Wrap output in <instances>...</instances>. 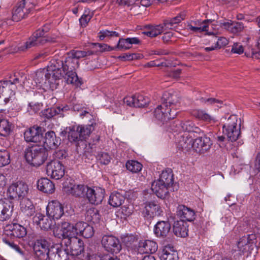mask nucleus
<instances>
[{"label": "nucleus", "instance_id": "obj_1", "mask_svg": "<svg viewBox=\"0 0 260 260\" xmlns=\"http://www.w3.org/2000/svg\"><path fill=\"white\" fill-rule=\"evenodd\" d=\"M79 66L78 60L69 53L65 58L59 56L52 58L47 66V73L45 75L50 89H56L58 81L64 77V73L75 71Z\"/></svg>", "mask_w": 260, "mask_h": 260}, {"label": "nucleus", "instance_id": "obj_2", "mask_svg": "<svg viewBox=\"0 0 260 260\" xmlns=\"http://www.w3.org/2000/svg\"><path fill=\"white\" fill-rule=\"evenodd\" d=\"M167 93H164L162 97L164 102L158 105L153 112L156 119L163 123L175 118L180 107L178 103L173 102L167 98Z\"/></svg>", "mask_w": 260, "mask_h": 260}, {"label": "nucleus", "instance_id": "obj_3", "mask_svg": "<svg viewBox=\"0 0 260 260\" xmlns=\"http://www.w3.org/2000/svg\"><path fill=\"white\" fill-rule=\"evenodd\" d=\"M48 151L43 146H36L31 147L25 154L27 161L33 166L42 165L48 157Z\"/></svg>", "mask_w": 260, "mask_h": 260}, {"label": "nucleus", "instance_id": "obj_4", "mask_svg": "<svg viewBox=\"0 0 260 260\" xmlns=\"http://www.w3.org/2000/svg\"><path fill=\"white\" fill-rule=\"evenodd\" d=\"M37 0H23L18 3L12 12V20L19 21L24 18L35 8Z\"/></svg>", "mask_w": 260, "mask_h": 260}, {"label": "nucleus", "instance_id": "obj_5", "mask_svg": "<svg viewBox=\"0 0 260 260\" xmlns=\"http://www.w3.org/2000/svg\"><path fill=\"white\" fill-rule=\"evenodd\" d=\"M50 245L47 239L40 238L36 240L33 246L35 258L38 260H48L51 251Z\"/></svg>", "mask_w": 260, "mask_h": 260}, {"label": "nucleus", "instance_id": "obj_6", "mask_svg": "<svg viewBox=\"0 0 260 260\" xmlns=\"http://www.w3.org/2000/svg\"><path fill=\"white\" fill-rule=\"evenodd\" d=\"M238 118L236 115H231L227 122L223 126V132L231 141H236L240 134V127H238Z\"/></svg>", "mask_w": 260, "mask_h": 260}, {"label": "nucleus", "instance_id": "obj_7", "mask_svg": "<svg viewBox=\"0 0 260 260\" xmlns=\"http://www.w3.org/2000/svg\"><path fill=\"white\" fill-rule=\"evenodd\" d=\"M28 191V186L26 183L18 181L9 186L7 196L11 200L23 199L27 195Z\"/></svg>", "mask_w": 260, "mask_h": 260}, {"label": "nucleus", "instance_id": "obj_8", "mask_svg": "<svg viewBox=\"0 0 260 260\" xmlns=\"http://www.w3.org/2000/svg\"><path fill=\"white\" fill-rule=\"evenodd\" d=\"M53 234L59 239H67L68 242L76 237L74 225L68 222H63L60 229L53 230Z\"/></svg>", "mask_w": 260, "mask_h": 260}, {"label": "nucleus", "instance_id": "obj_9", "mask_svg": "<svg viewBox=\"0 0 260 260\" xmlns=\"http://www.w3.org/2000/svg\"><path fill=\"white\" fill-rule=\"evenodd\" d=\"M45 30L44 28L39 29L28 39L24 44L21 47L23 51L26 50L31 47L37 46L40 44H43L47 41L44 36Z\"/></svg>", "mask_w": 260, "mask_h": 260}, {"label": "nucleus", "instance_id": "obj_10", "mask_svg": "<svg viewBox=\"0 0 260 260\" xmlns=\"http://www.w3.org/2000/svg\"><path fill=\"white\" fill-rule=\"evenodd\" d=\"M64 167L60 161L51 160L46 165V172L53 179L58 180L61 178L64 175Z\"/></svg>", "mask_w": 260, "mask_h": 260}, {"label": "nucleus", "instance_id": "obj_11", "mask_svg": "<svg viewBox=\"0 0 260 260\" xmlns=\"http://www.w3.org/2000/svg\"><path fill=\"white\" fill-rule=\"evenodd\" d=\"M101 243L107 251L112 253H117L121 249L119 239L112 235H104Z\"/></svg>", "mask_w": 260, "mask_h": 260}, {"label": "nucleus", "instance_id": "obj_12", "mask_svg": "<svg viewBox=\"0 0 260 260\" xmlns=\"http://www.w3.org/2000/svg\"><path fill=\"white\" fill-rule=\"evenodd\" d=\"M47 215L54 220L60 219L64 214L63 206L58 201L53 200L49 202L46 207Z\"/></svg>", "mask_w": 260, "mask_h": 260}, {"label": "nucleus", "instance_id": "obj_13", "mask_svg": "<svg viewBox=\"0 0 260 260\" xmlns=\"http://www.w3.org/2000/svg\"><path fill=\"white\" fill-rule=\"evenodd\" d=\"M4 231L5 235L16 238H23L27 234L26 228L16 223L7 224Z\"/></svg>", "mask_w": 260, "mask_h": 260}, {"label": "nucleus", "instance_id": "obj_14", "mask_svg": "<svg viewBox=\"0 0 260 260\" xmlns=\"http://www.w3.org/2000/svg\"><path fill=\"white\" fill-rule=\"evenodd\" d=\"M85 194L91 204L98 205L102 202L104 198L105 190L99 187H87Z\"/></svg>", "mask_w": 260, "mask_h": 260}, {"label": "nucleus", "instance_id": "obj_15", "mask_svg": "<svg viewBox=\"0 0 260 260\" xmlns=\"http://www.w3.org/2000/svg\"><path fill=\"white\" fill-rule=\"evenodd\" d=\"M14 210L13 203L8 199L0 200V221L9 220Z\"/></svg>", "mask_w": 260, "mask_h": 260}, {"label": "nucleus", "instance_id": "obj_16", "mask_svg": "<svg viewBox=\"0 0 260 260\" xmlns=\"http://www.w3.org/2000/svg\"><path fill=\"white\" fill-rule=\"evenodd\" d=\"M162 211L160 206L154 202L146 203L143 211V216L147 219H151L155 217L160 216Z\"/></svg>", "mask_w": 260, "mask_h": 260}, {"label": "nucleus", "instance_id": "obj_17", "mask_svg": "<svg viewBox=\"0 0 260 260\" xmlns=\"http://www.w3.org/2000/svg\"><path fill=\"white\" fill-rule=\"evenodd\" d=\"M24 138L27 142L37 143L40 142L43 138L42 128L39 126L30 127L25 131Z\"/></svg>", "mask_w": 260, "mask_h": 260}, {"label": "nucleus", "instance_id": "obj_18", "mask_svg": "<svg viewBox=\"0 0 260 260\" xmlns=\"http://www.w3.org/2000/svg\"><path fill=\"white\" fill-rule=\"evenodd\" d=\"M124 102L127 106L135 107H142L148 104V98L140 94H136L133 96L124 99Z\"/></svg>", "mask_w": 260, "mask_h": 260}, {"label": "nucleus", "instance_id": "obj_19", "mask_svg": "<svg viewBox=\"0 0 260 260\" xmlns=\"http://www.w3.org/2000/svg\"><path fill=\"white\" fill-rule=\"evenodd\" d=\"M177 216L183 221H192L195 219L194 211L183 205H179L177 208Z\"/></svg>", "mask_w": 260, "mask_h": 260}, {"label": "nucleus", "instance_id": "obj_20", "mask_svg": "<svg viewBox=\"0 0 260 260\" xmlns=\"http://www.w3.org/2000/svg\"><path fill=\"white\" fill-rule=\"evenodd\" d=\"M256 239L255 235L254 234H248L243 236L238 241L237 246L238 251L240 253H244L248 251L249 245L253 243V241Z\"/></svg>", "mask_w": 260, "mask_h": 260}, {"label": "nucleus", "instance_id": "obj_21", "mask_svg": "<svg viewBox=\"0 0 260 260\" xmlns=\"http://www.w3.org/2000/svg\"><path fill=\"white\" fill-rule=\"evenodd\" d=\"M161 260H178V253L171 244L164 246L159 254Z\"/></svg>", "mask_w": 260, "mask_h": 260}, {"label": "nucleus", "instance_id": "obj_22", "mask_svg": "<svg viewBox=\"0 0 260 260\" xmlns=\"http://www.w3.org/2000/svg\"><path fill=\"white\" fill-rule=\"evenodd\" d=\"M38 189L47 194L53 193L55 189L54 184L47 178H42L37 181Z\"/></svg>", "mask_w": 260, "mask_h": 260}, {"label": "nucleus", "instance_id": "obj_23", "mask_svg": "<svg viewBox=\"0 0 260 260\" xmlns=\"http://www.w3.org/2000/svg\"><path fill=\"white\" fill-rule=\"evenodd\" d=\"M170 187L158 180L154 181L151 185V189L154 193L160 198H166L169 193Z\"/></svg>", "mask_w": 260, "mask_h": 260}, {"label": "nucleus", "instance_id": "obj_24", "mask_svg": "<svg viewBox=\"0 0 260 260\" xmlns=\"http://www.w3.org/2000/svg\"><path fill=\"white\" fill-rule=\"evenodd\" d=\"M221 26L229 32L236 35L241 32L245 28L242 22L231 20L222 23Z\"/></svg>", "mask_w": 260, "mask_h": 260}, {"label": "nucleus", "instance_id": "obj_25", "mask_svg": "<svg viewBox=\"0 0 260 260\" xmlns=\"http://www.w3.org/2000/svg\"><path fill=\"white\" fill-rule=\"evenodd\" d=\"M171 229V224L168 221H160L157 222L154 229L155 235L157 237H165Z\"/></svg>", "mask_w": 260, "mask_h": 260}, {"label": "nucleus", "instance_id": "obj_26", "mask_svg": "<svg viewBox=\"0 0 260 260\" xmlns=\"http://www.w3.org/2000/svg\"><path fill=\"white\" fill-rule=\"evenodd\" d=\"M60 144V139L57 137L55 133L49 131L46 133L45 137V145L51 149H56Z\"/></svg>", "mask_w": 260, "mask_h": 260}, {"label": "nucleus", "instance_id": "obj_27", "mask_svg": "<svg viewBox=\"0 0 260 260\" xmlns=\"http://www.w3.org/2000/svg\"><path fill=\"white\" fill-rule=\"evenodd\" d=\"M209 22L208 20H205L204 21L198 20L191 21L190 24H188L187 27L188 29L194 32L207 31L209 27Z\"/></svg>", "mask_w": 260, "mask_h": 260}, {"label": "nucleus", "instance_id": "obj_28", "mask_svg": "<svg viewBox=\"0 0 260 260\" xmlns=\"http://www.w3.org/2000/svg\"><path fill=\"white\" fill-rule=\"evenodd\" d=\"M69 249L73 255H79L84 251V244L81 240L77 237L68 242Z\"/></svg>", "mask_w": 260, "mask_h": 260}, {"label": "nucleus", "instance_id": "obj_29", "mask_svg": "<svg viewBox=\"0 0 260 260\" xmlns=\"http://www.w3.org/2000/svg\"><path fill=\"white\" fill-rule=\"evenodd\" d=\"M51 218L48 215L45 216L39 213L34 217V221L39 225L41 229L48 230L51 228L53 223Z\"/></svg>", "mask_w": 260, "mask_h": 260}, {"label": "nucleus", "instance_id": "obj_30", "mask_svg": "<svg viewBox=\"0 0 260 260\" xmlns=\"http://www.w3.org/2000/svg\"><path fill=\"white\" fill-rule=\"evenodd\" d=\"M173 232L177 237H185L188 235L187 225L183 220H177L174 222Z\"/></svg>", "mask_w": 260, "mask_h": 260}, {"label": "nucleus", "instance_id": "obj_31", "mask_svg": "<svg viewBox=\"0 0 260 260\" xmlns=\"http://www.w3.org/2000/svg\"><path fill=\"white\" fill-rule=\"evenodd\" d=\"M48 260H68L69 255L64 249L58 247L51 248Z\"/></svg>", "mask_w": 260, "mask_h": 260}, {"label": "nucleus", "instance_id": "obj_32", "mask_svg": "<svg viewBox=\"0 0 260 260\" xmlns=\"http://www.w3.org/2000/svg\"><path fill=\"white\" fill-rule=\"evenodd\" d=\"M21 212L26 216L30 217L35 213V208L32 202L28 199H23L20 204Z\"/></svg>", "mask_w": 260, "mask_h": 260}, {"label": "nucleus", "instance_id": "obj_33", "mask_svg": "<svg viewBox=\"0 0 260 260\" xmlns=\"http://www.w3.org/2000/svg\"><path fill=\"white\" fill-rule=\"evenodd\" d=\"M146 30L143 33L151 38L156 37L167 29L164 26V23L157 25H147L146 26Z\"/></svg>", "mask_w": 260, "mask_h": 260}, {"label": "nucleus", "instance_id": "obj_34", "mask_svg": "<svg viewBox=\"0 0 260 260\" xmlns=\"http://www.w3.org/2000/svg\"><path fill=\"white\" fill-rule=\"evenodd\" d=\"M139 248L140 250L144 253H152L157 250L158 246L154 241L146 240L140 243Z\"/></svg>", "mask_w": 260, "mask_h": 260}, {"label": "nucleus", "instance_id": "obj_35", "mask_svg": "<svg viewBox=\"0 0 260 260\" xmlns=\"http://www.w3.org/2000/svg\"><path fill=\"white\" fill-rule=\"evenodd\" d=\"M176 126V128L174 129V131L179 133L193 131L194 128H196L193 122L189 120L177 121Z\"/></svg>", "mask_w": 260, "mask_h": 260}, {"label": "nucleus", "instance_id": "obj_36", "mask_svg": "<svg viewBox=\"0 0 260 260\" xmlns=\"http://www.w3.org/2000/svg\"><path fill=\"white\" fill-rule=\"evenodd\" d=\"M192 114L198 119L209 123H215L217 120L216 118L202 110H195Z\"/></svg>", "mask_w": 260, "mask_h": 260}, {"label": "nucleus", "instance_id": "obj_37", "mask_svg": "<svg viewBox=\"0 0 260 260\" xmlns=\"http://www.w3.org/2000/svg\"><path fill=\"white\" fill-rule=\"evenodd\" d=\"M13 128L12 124L7 119H0V136L6 137L10 135Z\"/></svg>", "mask_w": 260, "mask_h": 260}, {"label": "nucleus", "instance_id": "obj_38", "mask_svg": "<svg viewBox=\"0 0 260 260\" xmlns=\"http://www.w3.org/2000/svg\"><path fill=\"white\" fill-rule=\"evenodd\" d=\"M125 197L119 192H113L111 194L109 199V204L113 207L120 206L124 202Z\"/></svg>", "mask_w": 260, "mask_h": 260}, {"label": "nucleus", "instance_id": "obj_39", "mask_svg": "<svg viewBox=\"0 0 260 260\" xmlns=\"http://www.w3.org/2000/svg\"><path fill=\"white\" fill-rule=\"evenodd\" d=\"M81 141L88 138L91 133L94 130L93 123L88 125H77Z\"/></svg>", "mask_w": 260, "mask_h": 260}, {"label": "nucleus", "instance_id": "obj_40", "mask_svg": "<svg viewBox=\"0 0 260 260\" xmlns=\"http://www.w3.org/2000/svg\"><path fill=\"white\" fill-rule=\"evenodd\" d=\"M66 129L68 130V138L70 141L77 142L81 141L77 125L69 126Z\"/></svg>", "mask_w": 260, "mask_h": 260}, {"label": "nucleus", "instance_id": "obj_41", "mask_svg": "<svg viewBox=\"0 0 260 260\" xmlns=\"http://www.w3.org/2000/svg\"><path fill=\"white\" fill-rule=\"evenodd\" d=\"M157 180L165 184L170 188L172 187L173 184V175L171 171H162L159 178Z\"/></svg>", "mask_w": 260, "mask_h": 260}, {"label": "nucleus", "instance_id": "obj_42", "mask_svg": "<svg viewBox=\"0 0 260 260\" xmlns=\"http://www.w3.org/2000/svg\"><path fill=\"white\" fill-rule=\"evenodd\" d=\"M87 186L82 184H75L69 190L70 193L75 197H84L86 192Z\"/></svg>", "mask_w": 260, "mask_h": 260}, {"label": "nucleus", "instance_id": "obj_43", "mask_svg": "<svg viewBox=\"0 0 260 260\" xmlns=\"http://www.w3.org/2000/svg\"><path fill=\"white\" fill-rule=\"evenodd\" d=\"M64 75H66L65 78L68 84H72L77 87L81 85L82 82L78 78L75 71L64 73Z\"/></svg>", "mask_w": 260, "mask_h": 260}, {"label": "nucleus", "instance_id": "obj_44", "mask_svg": "<svg viewBox=\"0 0 260 260\" xmlns=\"http://www.w3.org/2000/svg\"><path fill=\"white\" fill-rule=\"evenodd\" d=\"M184 17V15L179 14L170 20L165 21L164 25L167 29H173L174 27V25L180 23Z\"/></svg>", "mask_w": 260, "mask_h": 260}, {"label": "nucleus", "instance_id": "obj_45", "mask_svg": "<svg viewBox=\"0 0 260 260\" xmlns=\"http://www.w3.org/2000/svg\"><path fill=\"white\" fill-rule=\"evenodd\" d=\"M126 169L132 173H138L140 172L142 168V165L136 160H128L126 163Z\"/></svg>", "mask_w": 260, "mask_h": 260}, {"label": "nucleus", "instance_id": "obj_46", "mask_svg": "<svg viewBox=\"0 0 260 260\" xmlns=\"http://www.w3.org/2000/svg\"><path fill=\"white\" fill-rule=\"evenodd\" d=\"M98 37L101 40H103L106 38L119 37V34L115 31L103 29L99 32Z\"/></svg>", "mask_w": 260, "mask_h": 260}, {"label": "nucleus", "instance_id": "obj_47", "mask_svg": "<svg viewBox=\"0 0 260 260\" xmlns=\"http://www.w3.org/2000/svg\"><path fill=\"white\" fill-rule=\"evenodd\" d=\"M92 16V13L89 9L85 10L84 14L79 19L81 25L83 27H86Z\"/></svg>", "mask_w": 260, "mask_h": 260}, {"label": "nucleus", "instance_id": "obj_48", "mask_svg": "<svg viewBox=\"0 0 260 260\" xmlns=\"http://www.w3.org/2000/svg\"><path fill=\"white\" fill-rule=\"evenodd\" d=\"M10 162V156L9 152L6 150H0V167L8 165Z\"/></svg>", "mask_w": 260, "mask_h": 260}, {"label": "nucleus", "instance_id": "obj_49", "mask_svg": "<svg viewBox=\"0 0 260 260\" xmlns=\"http://www.w3.org/2000/svg\"><path fill=\"white\" fill-rule=\"evenodd\" d=\"M47 73V69L46 70V73H45L44 71H38L36 73L35 77V80L37 83H42L44 81L45 84H48L50 88V85L48 83V80L46 78V74Z\"/></svg>", "mask_w": 260, "mask_h": 260}, {"label": "nucleus", "instance_id": "obj_50", "mask_svg": "<svg viewBox=\"0 0 260 260\" xmlns=\"http://www.w3.org/2000/svg\"><path fill=\"white\" fill-rule=\"evenodd\" d=\"M193 139L189 135L185 134L183 136L182 140L180 141V145L182 148L189 149L191 148Z\"/></svg>", "mask_w": 260, "mask_h": 260}, {"label": "nucleus", "instance_id": "obj_51", "mask_svg": "<svg viewBox=\"0 0 260 260\" xmlns=\"http://www.w3.org/2000/svg\"><path fill=\"white\" fill-rule=\"evenodd\" d=\"M212 143L210 138L206 136L201 137V153L207 152L210 149Z\"/></svg>", "mask_w": 260, "mask_h": 260}, {"label": "nucleus", "instance_id": "obj_52", "mask_svg": "<svg viewBox=\"0 0 260 260\" xmlns=\"http://www.w3.org/2000/svg\"><path fill=\"white\" fill-rule=\"evenodd\" d=\"M100 162L103 165H108L111 161V157L106 152H101L96 156Z\"/></svg>", "mask_w": 260, "mask_h": 260}, {"label": "nucleus", "instance_id": "obj_53", "mask_svg": "<svg viewBox=\"0 0 260 260\" xmlns=\"http://www.w3.org/2000/svg\"><path fill=\"white\" fill-rule=\"evenodd\" d=\"M60 114V111L59 108H58L57 106H55L46 109L44 112V114L48 118H50L56 115H59Z\"/></svg>", "mask_w": 260, "mask_h": 260}, {"label": "nucleus", "instance_id": "obj_54", "mask_svg": "<svg viewBox=\"0 0 260 260\" xmlns=\"http://www.w3.org/2000/svg\"><path fill=\"white\" fill-rule=\"evenodd\" d=\"M90 260H120L116 256L110 254H105L103 255H93Z\"/></svg>", "mask_w": 260, "mask_h": 260}, {"label": "nucleus", "instance_id": "obj_55", "mask_svg": "<svg viewBox=\"0 0 260 260\" xmlns=\"http://www.w3.org/2000/svg\"><path fill=\"white\" fill-rule=\"evenodd\" d=\"M69 54L78 60L79 58L92 54V52L91 51L77 50L71 52Z\"/></svg>", "mask_w": 260, "mask_h": 260}, {"label": "nucleus", "instance_id": "obj_56", "mask_svg": "<svg viewBox=\"0 0 260 260\" xmlns=\"http://www.w3.org/2000/svg\"><path fill=\"white\" fill-rule=\"evenodd\" d=\"M116 48L119 50H127L131 48V46L128 43L127 38L120 39L116 47Z\"/></svg>", "mask_w": 260, "mask_h": 260}, {"label": "nucleus", "instance_id": "obj_57", "mask_svg": "<svg viewBox=\"0 0 260 260\" xmlns=\"http://www.w3.org/2000/svg\"><path fill=\"white\" fill-rule=\"evenodd\" d=\"M197 152L201 153V137H199L194 140L193 139L191 148Z\"/></svg>", "mask_w": 260, "mask_h": 260}, {"label": "nucleus", "instance_id": "obj_58", "mask_svg": "<svg viewBox=\"0 0 260 260\" xmlns=\"http://www.w3.org/2000/svg\"><path fill=\"white\" fill-rule=\"evenodd\" d=\"M85 229L81 235L85 238H89L91 237L94 234L93 227L87 224L85 225Z\"/></svg>", "mask_w": 260, "mask_h": 260}, {"label": "nucleus", "instance_id": "obj_59", "mask_svg": "<svg viewBox=\"0 0 260 260\" xmlns=\"http://www.w3.org/2000/svg\"><path fill=\"white\" fill-rule=\"evenodd\" d=\"M87 223L84 222H77L75 225L74 228L76 230V236L80 234L81 235L84 230H85L86 226L85 225H87Z\"/></svg>", "mask_w": 260, "mask_h": 260}, {"label": "nucleus", "instance_id": "obj_60", "mask_svg": "<svg viewBox=\"0 0 260 260\" xmlns=\"http://www.w3.org/2000/svg\"><path fill=\"white\" fill-rule=\"evenodd\" d=\"M3 241L6 244L8 245L10 247L15 250L16 251L21 253V249L19 246L16 243H15L13 241L9 240L6 238H3Z\"/></svg>", "mask_w": 260, "mask_h": 260}, {"label": "nucleus", "instance_id": "obj_61", "mask_svg": "<svg viewBox=\"0 0 260 260\" xmlns=\"http://www.w3.org/2000/svg\"><path fill=\"white\" fill-rule=\"evenodd\" d=\"M231 51L234 53L242 54L244 51L243 47L239 43H235L232 46Z\"/></svg>", "mask_w": 260, "mask_h": 260}, {"label": "nucleus", "instance_id": "obj_62", "mask_svg": "<svg viewBox=\"0 0 260 260\" xmlns=\"http://www.w3.org/2000/svg\"><path fill=\"white\" fill-rule=\"evenodd\" d=\"M202 102L207 103L209 104H217V106L219 107L218 104L221 105L222 104V102L221 101L217 100L215 98H208V99H201Z\"/></svg>", "mask_w": 260, "mask_h": 260}, {"label": "nucleus", "instance_id": "obj_63", "mask_svg": "<svg viewBox=\"0 0 260 260\" xmlns=\"http://www.w3.org/2000/svg\"><path fill=\"white\" fill-rule=\"evenodd\" d=\"M229 43L228 39L224 37H220L217 39L216 42V45L218 48H220L222 47L225 46Z\"/></svg>", "mask_w": 260, "mask_h": 260}, {"label": "nucleus", "instance_id": "obj_64", "mask_svg": "<svg viewBox=\"0 0 260 260\" xmlns=\"http://www.w3.org/2000/svg\"><path fill=\"white\" fill-rule=\"evenodd\" d=\"M173 37V34L171 32H166L164 34L162 37V40L165 43H168L170 41L172 37Z\"/></svg>", "mask_w": 260, "mask_h": 260}]
</instances>
